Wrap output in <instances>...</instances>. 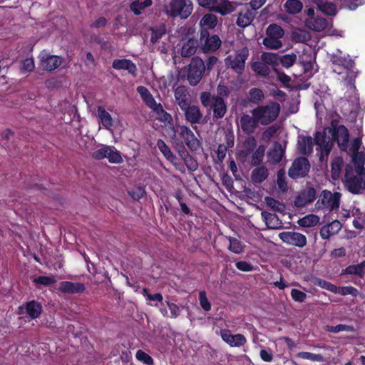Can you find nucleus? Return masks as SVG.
<instances>
[{
  "mask_svg": "<svg viewBox=\"0 0 365 365\" xmlns=\"http://www.w3.org/2000/svg\"><path fill=\"white\" fill-rule=\"evenodd\" d=\"M331 61L333 65V71L338 74L344 73V79L346 86L351 90L354 91L356 88L354 81L357 71H356L354 61L338 55H332Z\"/></svg>",
  "mask_w": 365,
  "mask_h": 365,
  "instance_id": "f257e3e1",
  "label": "nucleus"
},
{
  "mask_svg": "<svg viewBox=\"0 0 365 365\" xmlns=\"http://www.w3.org/2000/svg\"><path fill=\"white\" fill-rule=\"evenodd\" d=\"M344 184L353 194H359L361 190H365V167L356 166L354 169L346 167Z\"/></svg>",
  "mask_w": 365,
  "mask_h": 365,
  "instance_id": "f03ea898",
  "label": "nucleus"
},
{
  "mask_svg": "<svg viewBox=\"0 0 365 365\" xmlns=\"http://www.w3.org/2000/svg\"><path fill=\"white\" fill-rule=\"evenodd\" d=\"M281 106L276 101H269L266 104L259 105L250 113L255 115L262 125H268L273 123L278 117Z\"/></svg>",
  "mask_w": 365,
  "mask_h": 365,
  "instance_id": "7ed1b4c3",
  "label": "nucleus"
},
{
  "mask_svg": "<svg viewBox=\"0 0 365 365\" xmlns=\"http://www.w3.org/2000/svg\"><path fill=\"white\" fill-rule=\"evenodd\" d=\"M341 197V194L339 192H331L328 190H324L315 203V209L324 213L337 210L340 205Z\"/></svg>",
  "mask_w": 365,
  "mask_h": 365,
  "instance_id": "20e7f679",
  "label": "nucleus"
},
{
  "mask_svg": "<svg viewBox=\"0 0 365 365\" xmlns=\"http://www.w3.org/2000/svg\"><path fill=\"white\" fill-rule=\"evenodd\" d=\"M184 71L189 84L195 86L200 82L205 72V62L198 56L193 57Z\"/></svg>",
  "mask_w": 365,
  "mask_h": 365,
  "instance_id": "39448f33",
  "label": "nucleus"
},
{
  "mask_svg": "<svg viewBox=\"0 0 365 365\" xmlns=\"http://www.w3.org/2000/svg\"><path fill=\"white\" fill-rule=\"evenodd\" d=\"M192 4L190 0H170L165 5V13L172 17L187 18L192 13Z\"/></svg>",
  "mask_w": 365,
  "mask_h": 365,
  "instance_id": "423d86ee",
  "label": "nucleus"
},
{
  "mask_svg": "<svg viewBox=\"0 0 365 365\" xmlns=\"http://www.w3.org/2000/svg\"><path fill=\"white\" fill-rule=\"evenodd\" d=\"M267 36L263 39V45L269 49L277 50L282 46L281 38L284 35V29L276 24H272L266 29Z\"/></svg>",
  "mask_w": 365,
  "mask_h": 365,
  "instance_id": "0eeeda50",
  "label": "nucleus"
},
{
  "mask_svg": "<svg viewBox=\"0 0 365 365\" xmlns=\"http://www.w3.org/2000/svg\"><path fill=\"white\" fill-rule=\"evenodd\" d=\"M314 141L317 145V150L319 153V160H327L334 146V138L327 134L326 131H317L314 134Z\"/></svg>",
  "mask_w": 365,
  "mask_h": 365,
  "instance_id": "6e6552de",
  "label": "nucleus"
},
{
  "mask_svg": "<svg viewBox=\"0 0 365 365\" xmlns=\"http://www.w3.org/2000/svg\"><path fill=\"white\" fill-rule=\"evenodd\" d=\"M249 56V50L244 47L235 56L230 55L225 59L226 64L237 73H242L245 67V61Z\"/></svg>",
  "mask_w": 365,
  "mask_h": 365,
  "instance_id": "1a4fd4ad",
  "label": "nucleus"
},
{
  "mask_svg": "<svg viewBox=\"0 0 365 365\" xmlns=\"http://www.w3.org/2000/svg\"><path fill=\"white\" fill-rule=\"evenodd\" d=\"M221 40L217 35H210L208 31H201L200 37V49L203 53L214 52L217 51L220 45Z\"/></svg>",
  "mask_w": 365,
  "mask_h": 365,
  "instance_id": "9d476101",
  "label": "nucleus"
},
{
  "mask_svg": "<svg viewBox=\"0 0 365 365\" xmlns=\"http://www.w3.org/2000/svg\"><path fill=\"white\" fill-rule=\"evenodd\" d=\"M309 160L303 157L296 158L288 170V175L294 180L306 176L309 170Z\"/></svg>",
  "mask_w": 365,
  "mask_h": 365,
  "instance_id": "9b49d317",
  "label": "nucleus"
},
{
  "mask_svg": "<svg viewBox=\"0 0 365 365\" xmlns=\"http://www.w3.org/2000/svg\"><path fill=\"white\" fill-rule=\"evenodd\" d=\"M279 237L283 242L299 248H303L307 243V237L304 235L294 231L281 232L279 235Z\"/></svg>",
  "mask_w": 365,
  "mask_h": 365,
  "instance_id": "f8f14e48",
  "label": "nucleus"
},
{
  "mask_svg": "<svg viewBox=\"0 0 365 365\" xmlns=\"http://www.w3.org/2000/svg\"><path fill=\"white\" fill-rule=\"evenodd\" d=\"M92 157L96 160L108 158L111 163H120L122 162V158L118 151L108 145H102V147L92 153Z\"/></svg>",
  "mask_w": 365,
  "mask_h": 365,
  "instance_id": "ddd939ff",
  "label": "nucleus"
},
{
  "mask_svg": "<svg viewBox=\"0 0 365 365\" xmlns=\"http://www.w3.org/2000/svg\"><path fill=\"white\" fill-rule=\"evenodd\" d=\"M179 134L186 145L192 150H197L202 146V143L187 126H179Z\"/></svg>",
  "mask_w": 365,
  "mask_h": 365,
  "instance_id": "4468645a",
  "label": "nucleus"
},
{
  "mask_svg": "<svg viewBox=\"0 0 365 365\" xmlns=\"http://www.w3.org/2000/svg\"><path fill=\"white\" fill-rule=\"evenodd\" d=\"M333 127V133L331 135L334 138V140L337 141L338 145L341 150L346 151L348 148V143L349 135L347 128L344 125L335 127L334 122L331 123Z\"/></svg>",
  "mask_w": 365,
  "mask_h": 365,
  "instance_id": "2eb2a0df",
  "label": "nucleus"
},
{
  "mask_svg": "<svg viewBox=\"0 0 365 365\" xmlns=\"http://www.w3.org/2000/svg\"><path fill=\"white\" fill-rule=\"evenodd\" d=\"M260 125L257 118L252 114L244 113L240 119V127L243 133L247 135H252Z\"/></svg>",
  "mask_w": 365,
  "mask_h": 365,
  "instance_id": "dca6fc26",
  "label": "nucleus"
},
{
  "mask_svg": "<svg viewBox=\"0 0 365 365\" xmlns=\"http://www.w3.org/2000/svg\"><path fill=\"white\" fill-rule=\"evenodd\" d=\"M220 336L222 339L232 347H240L247 342L243 334H232L229 329H221Z\"/></svg>",
  "mask_w": 365,
  "mask_h": 365,
  "instance_id": "f3484780",
  "label": "nucleus"
},
{
  "mask_svg": "<svg viewBox=\"0 0 365 365\" xmlns=\"http://www.w3.org/2000/svg\"><path fill=\"white\" fill-rule=\"evenodd\" d=\"M62 63L61 57L56 55L42 53L40 56V66L46 71H52Z\"/></svg>",
  "mask_w": 365,
  "mask_h": 365,
  "instance_id": "a211bd4d",
  "label": "nucleus"
},
{
  "mask_svg": "<svg viewBox=\"0 0 365 365\" xmlns=\"http://www.w3.org/2000/svg\"><path fill=\"white\" fill-rule=\"evenodd\" d=\"M42 312V306L41 303L31 300L19 307L18 313L19 314H26L31 319L38 318Z\"/></svg>",
  "mask_w": 365,
  "mask_h": 365,
  "instance_id": "6ab92c4d",
  "label": "nucleus"
},
{
  "mask_svg": "<svg viewBox=\"0 0 365 365\" xmlns=\"http://www.w3.org/2000/svg\"><path fill=\"white\" fill-rule=\"evenodd\" d=\"M316 190L314 187H309L295 197L294 205L297 207H302L307 204L312 202L316 198Z\"/></svg>",
  "mask_w": 365,
  "mask_h": 365,
  "instance_id": "aec40b11",
  "label": "nucleus"
},
{
  "mask_svg": "<svg viewBox=\"0 0 365 365\" xmlns=\"http://www.w3.org/2000/svg\"><path fill=\"white\" fill-rule=\"evenodd\" d=\"M174 96L176 103L181 110H185L191 103V96L185 86H179L174 90Z\"/></svg>",
  "mask_w": 365,
  "mask_h": 365,
  "instance_id": "412c9836",
  "label": "nucleus"
},
{
  "mask_svg": "<svg viewBox=\"0 0 365 365\" xmlns=\"http://www.w3.org/2000/svg\"><path fill=\"white\" fill-rule=\"evenodd\" d=\"M58 289L63 293L73 294L83 293L86 287L83 283L63 281L59 283Z\"/></svg>",
  "mask_w": 365,
  "mask_h": 365,
  "instance_id": "4be33fe9",
  "label": "nucleus"
},
{
  "mask_svg": "<svg viewBox=\"0 0 365 365\" xmlns=\"http://www.w3.org/2000/svg\"><path fill=\"white\" fill-rule=\"evenodd\" d=\"M315 143L314 138L311 136L300 135L297 140V149L304 155H309L313 152V147Z\"/></svg>",
  "mask_w": 365,
  "mask_h": 365,
  "instance_id": "5701e85b",
  "label": "nucleus"
},
{
  "mask_svg": "<svg viewBox=\"0 0 365 365\" xmlns=\"http://www.w3.org/2000/svg\"><path fill=\"white\" fill-rule=\"evenodd\" d=\"M152 111L156 114L157 119L158 120L168 124L172 132V138L175 139L176 137V131L173 126L172 115L163 109V106L161 104H159Z\"/></svg>",
  "mask_w": 365,
  "mask_h": 365,
  "instance_id": "b1692460",
  "label": "nucleus"
},
{
  "mask_svg": "<svg viewBox=\"0 0 365 365\" xmlns=\"http://www.w3.org/2000/svg\"><path fill=\"white\" fill-rule=\"evenodd\" d=\"M185 113V120L192 125L200 123L202 118V113L197 106L188 105L185 110H182Z\"/></svg>",
  "mask_w": 365,
  "mask_h": 365,
  "instance_id": "393cba45",
  "label": "nucleus"
},
{
  "mask_svg": "<svg viewBox=\"0 0 365 365\" xmlns=\"http://www.w3.org/2000/svg\"><path fill=\"white\" fill-rule=\"evenodd\" d=\"M210 108L213 110L214 118H222L227 113V106L224 99L220 96H212Z\"/></svg>",
  "mask_w": 365,
  "mask_h": 365,
  "instance_id": "a878e982",
  "label": "nucleus"
},
{
  "mask_svg": "<svg viewBox=\"0 0 365 365\" xmlns=\"http://www.w3.org/2000/svg\"><path fill=\"white\" fill-rule=\"evenodd\" d=\"M341 227L339 220H333L331 223L323 226L320 229V236L324 240H328L331 236L337 234L341 230Z\"/></svg>",
  "mask_w": 365,
  "mask_h": 365,
  "instance_id": "bb28decb",
  "label": "nucleus"
},
{
  "mask_svg": "<svg viewBox=\"0 0 365 365\" xmlns=\"http://www.w3.org/2000/svg\"><path fill=\"white\" fill-rule=\"evenodd\" d=\"M305 26L309 29L322 31L328 27V21L325 18L321 16L307 18L305 20Z\"/></svg>",
  "mask_w": 365,
  "mask_h": 365,
  "instance_id": "cd10ccee",
  "label": "nucleus"
},
{
  "mask_svg": "<svg viewBox=\"0 0 365 365\" xmlns=\"http://www.w3.org/2000/svg\"><path fill=\"white\" fill-rule=\"evenodd\" d=\"M112 66L117 70H126L133 76L137 74L135 64L128 59H115L113 61Z\"/></svg>",
  "mask_w": 365,
  "mask_h": 365,
  "instance_id": "c85d7f7f",
  "label": "nucleus"
},
{
  "mask_svg": "<svg viewBox=\"0 0 365 365\" xmlns=\"http://www.w3.org/2000/svg\"><path fill=\"white\" fill-rule=\"evenodd\" d=\"M199 42L197 39L190 38L183 43L180 49V55L183 58H188L196 53Z\"/></svg>",
  "mask_w": 365,
  "mask_h": 365,
  "instance_id": "c756f323",
  "label": "nucleus"
},
{
  "mask_svg": "<svg viewBox=\"0 0 365 365\" xmlns=\"http://www.w3.org/2000/svg\"><path fill=\"white\" fill-rule=\"evenodd\" d=\"M284 154V150L279 142H275L267 153L269 161L273 164L279 163Z\"/></svg>",
  "mask_w": 365,
  "mask_h": 365,
  "instance_id": "7c9ffc66",
  "label": "nucleus"
},
{
  "mask_svg": "<svg viewBox=\"0 0 365 365\" xmlns=\"http://www.w3.org/2000/svg\"><path fill=\"white\" fill-rule=\"evenodd\" d=\"M261 215L268 228L279 229L282 227L283 223L277 215L264 211Z\"/></svg>",
  "mask_w": 365,
  "mask_h": 365,
  "instance_id": "2f4dec72",
  "label": "nucleus"
},
{
  "mask_svg": "<svg viewBox=\"0 0 365 365\" xmlns=\"http://www.w3.org/2000/svg\"><path fill=\"white\" fill-rule=\"evenodd\" d=\"M235 9V6L229 0H218L213 11L219 13L222 16H226L233 12Z\"/></svg>",
  "mask_w": 365,
  "mask_h": 365,
  "instance_id": "473e14b6",
  "label": "nucleus"
},
{
  "mask_svg": "<svg viewBox=\"0 0 365 365\" xmlns=\"http://www.w3.org/2000/svg\"><path fill=\"white\" fill-rule=\"evenodd\" d=\"M217 23V16L212 14H207L203 16L200 21L201 31H208L215 28Z\"/></svg>",
  "mask_w": 365,
  "mask_h": 365,
  "instance_id": "72a5a7b5",
  "label": "nucleus"
},
{
  "mask_svg": "<svg viewBox=\"0 0 365 365\" xmlns=\"http://www.w3.org/2000/svg\"><path fill=\"white\" fill-rule=\"evenodd\" d=\"M284 8L287 13L294 15L301 12L303 4L300 0H287Z\"/></svg>",
  "mask_w": 365,
  "mask_h": 365,
  "instance_id": "f704fd0d",
  "label": "nucleus"
},
{
  "mask_svg": "<svg viewBox=\"0 0 365 365\" xmlns=\"http://www.w3.org/2000/svg\"><path fill=\"white\" fill-rule=\"evenodd\" d=\"M268 170L264 166H260L254 169L251 174V178L255 183H261L267 179Z\"/></svg>",
  "mask_w": 365,
  "mask_h": 365,
  "instance_id": "c9c22d12",
  "label": "nucleus"
},
{
  "mask_svg": "<svg viewBox=\"0 0 365 365\" xmlns=\"http://www.w3.org/2000/svg\"><path fill=\"white\" fill-rule=\"evenodd\" d=\"M98 115L101 124L106 129H110L113 125V118L110 114L107 112L103 107H98Z\"/></svg>",
  "mask_w": 365,
  "mask_h": 365,
  "instance_id": "e433bc0d",
  "label": "nucleus"
},
{
  "mask_svg": "<svg viewBox=\"0 0 365 365\" xmlns=\"http://www.w3.org/2000/svg\"><path fill=\"white\" fill-rule=\"evenodd\" d=\"M344 166V160L341 157L333 159L331 165V175L334 180L339 179L341 169Z\"/></svg>",
  "mask_w": 365,
  "mask_h": 365,
  "instance_id": "4c0bfd02",
  "label": "nucleus"
},
{
  "mask_svg": "<svg viewBox=\"0 0 365 365\" xmlns=\"http://www.w3.org/2000/svg\"><path fill=\"white\" fill-rule=\"evenodd\" d=\"M264 99V92L258 88H252L248 92V101L249 102L259 104L262 102Z\"/></svg>",
  "mask_w": 365,
  "mask_h": 365,
  "instance_id": "58836bf2",
  "label": "nucleus"
},
{
  "mask_svg": "<svg viewBox=\"0 0 365 365\" xmlns=\"http://www.w3.org/2000/svg\"><path fill=\"white\" fill-rule=\"evenodd\" d=\"M319 217L314 214L307 215L298 220V225L303 227H311L317 225Z\"/></svg>",
  "mask_w": 365,
  "mask_h": 365,
  "instance_id": "ea45409f",
  "label": "nucleus"
},
{
  "mask_svg": "<svg viewBox=\"0 0 365 365\" xmlns=\"http://www.w3.org/2000/svg\"><path fill=\"white\" fill-rule=\"evenodd\" d=\"M365 273V261L356 264L350 265L342 270L341 274H356L361 277Z\"/></svg>",
  "mask_w": 365,
  "mask_h": 365,
  "instance_id": "a19ab883",
  "label": "nucleus"
},
{
  "mask_svg": "<svg viewBox=\"0 0 365 365\" xmlns=\"http://www.w3.org/2000/svg\"><path fill=\"white\" fill-rule=\"evenodd\" d=\"M152 3V0H145L144 1L136 0L131 3L130 8L135 15H140L142 13V11L145 8L150 6Z\"/></svg>",
  "mask_w": 365,
  "mask_h": 365,
  "instance_id": "79ce46f5",
  "label": "nucleus"
},
{
  "mask_svg": "<svg viewBox=\"0 0 365 365\" xmlns=\"http://www.w3.org/2000/svg\"><path fill=\"white\" fill-rule=\"evenodd\" d=\"M253 16L250 11L245 13H240L238 14L236 24L238 26L245 28L252 24Z\"/></svg>",
  "mask_w": 365,
  "mask_h": 365,
  "instance_id": "37998d69",
  "label": "nucleus"
},
{
  "mask_svg": "<svg viewBox=\"0 0 365 365\" xmlns=\"http://www.w3.org/2000/svg\"><path fill=\"white\" fill-rule=\"evenodd\" d=\"M261 60L267 66H274L278 65L279 56L274 53L266 52L261 55Z\"/></svg>",
  "mask_w": 365,
  "mask_h": 365,
  "instance_id": "c03bdc74",
  "label": "nucleus"
},
{
  "mask_svg": "<svg viewBox=\"0 0 365 365\" xmlns=\"http://www.w3.org/2000/svg\"><path fill=\"white\" fill-rule=\"evenodd\" d=\"M252 69L262 76H267L269 74L270 69L269 66L265 64L263 61H257L252 64Z\"/></svg>",
  "mask_w": 365,
  "mask_h": 365,
  "instance_id": "a18cd8bd",
  "label": "nucleus"
},
{
  "mask_svg": "<svg viewBox=\"0 0 365 365\" xmlns=\"http://www.w3.org/2000/svg\"><path fill=\"white\" fill-rule=\"evenodd\" d=\"M292 38L296 42L304 43L310 40L311 37L307 31L298 29L292 32Z\"/></svg>",
  "mask_w": 365,
  "mask_h": 365,
  "instance_id": "49530a36",
  "label": "nucleus"
},
{
  "mask_svg": "<svg viewBox=\"0 0 365 365\" xmlns=\"http://www.w3.org/2000/svg\"><path fill=\"white\" fill-rule=\"evenodd\" d=\"M264 200L267 205L273 210L277 211L279 212H283L284 211V205L280 202L279 201L275 200L274 198L271 197H266Z\"/></svg>",
  "mask_w": 365,
  "mask_h": 365,
  "instance_id": "de8ad7c7",
  "label": "nucleus"
},
{
  "mask_svg": "<svg viewBox=\"0 0 365 365\" xmlns=\"http://www.w3.org/2000/svg\"><path fill=\"white\" fill-rule=\"evenodd\" d=\"M297 59V55L294 53L290 54H286L282 56H279V63L282 64V66L284 68H290L292 66Z\"/></svg>",
  "mask_w": 365,
  "mask_h": 365,
  "instance_id": "09e8293b",
  "label": "nucleus"
},
{
  "mask_svg": "<svg viewBox=\"0 0 365 365\" xmlns=\"http://www.w3.org/2000/svg\"><path fill=\"white\" fill-rule=\"evenodd\" d=\"M277 183L279 189L282 192H286L288 190L287 178L285 176V171L284 169H280L277 172Z\"/></svg>",
  "mask_w": 365,
  "mask_h": 365,
  "instance_id": "8fccbe9b",
  "label": "nucleus"
},
{
  "mask_svg": "<svg viewBox=\"0 0 365 365\" xmlns=\"http://www.w3.org/2000/svg\"><path fill=\"white\" fill-rule=\"evenodd\" d=\"M296 356L303 359L310 360L312 361L322 362L324 361V357L321 354H313L310 352L302 351L296 354Z\"/></svg>",
  "mask_w": 365,
  "mask_h": 365,
  "instance_id": "3c124183",
  "label": "nucleus"
},
{
  "mask_svg": "<svg viewBox=\"0 0 365 365\" xmlns=\"http://www.w3.org/2000/svg\"><path fill=\"white\" fill-rule=\"evenodd\" d=\"M327 330L332 333H338L340 331L354 332V327L351 325L338 324L336 326H328Z\"/></svg>",
  "mask_w": 365,
  "mask_h": 365,
  "instance_id": "603ef678",
  "label": "nucleus"
},
{
  "mask_svg": "<svg viewBox=\"0 0 365 365\" xmlns=\"http://www.w3.org/2000/svg\"><path fill=\"white\" fill-rule=\"evenodd\" d=\"M157 145L159 150L168 160H171L175 158V155L173 154L169 147L163 140H158L157 142Z\"/></svg>",
  "mask_w": 365,
  "mask_h": 365,
  "instance_id": "864d4df0",
  "label": "nucleus"
},
{
  "mask_svg": "<svg viewBox=\"0 0 365 365\" xmlns=\"http://www.w3.org/2000/svg\"><path fill=\"white\" fill-rule=\"evenodd\" d=\"M264 155V148L262 146H259L252 154L251 158V164L253 165H257L262 161Z\"/></svg>",
  "mask_w": 365,
  "mask_h": 365,
  "instance_id": "5fc2aeb1",
  "label": "nucleus"
},
{
  "mask_svg": "<svg viewBox=\"0 0 365 365\" xmlns=\"http://www.w3.org/2000/svg\"><path fill=\"white\" fill-rule=\"evenodd\" d=\"M229 250L233 253L240 254L243 251V247L241 242L236 238L230 237Z\"/></svg>",
  "mask_w": 365,
  "mask_h": 365,
  "instance_id": "6e6d98bb",
  "label": "nucleus"
},
{
  "mask_svg": "<svg viewBox=\"0 0 365 365\" xmlns=\"http://www.w3.org/2000/svg\"><path fill=\"white\" fill-rule=\"evenodd\" d=\"M315 284L333 293H336L337 292V287L336 285L322 279H317Z\"/></svg>",
  "mask_w": 365,
  "mask_h": 365,
  "instance_id": "4d7b16f0",
  "label": "nucleus"
},
{
  "mask_svg": "<svg viewBox=\"0 0 365 365\" xmlns=\"http://www.w3.org/2000/svg\"><path fill=\"white\" fill-rule=\"evenodd\" d=\"M324 14L329 16H334L336 14V6L327 1L323 4V6L319 9Z\"/></svg>",
  "mask_w": 365,
  "mask_h": 365,
  "instance_id": "13d9d810",
  "label": "nucleus"
},
{
  "mask_svg": "<svg viewBox=\"0 0 365 365\" xmlns=\"http://www.w3.org/2000/svg\"><path fill=\"white\" fill-rule=\"evenodd\" d=\"M151 31L152 34L150 41L153 43L158 42V41L162 38V36L165 34V29L163 26L155 29H152Z\"/></svg>",
  "mask_w": 365,
  "mask_h": 365,
  "instance_id": "bf43d9fd",
  "label": "nucleus"
},
{
  "mask_svg": "<svg viewBox=\"0 0 365 365\" xmlns=\"http://www.w3.org/2000/svg\"><path fill=\"white\" fill-rule=\"evenodd\" d=\"M36 284L49 286L56 282V279L53 276H40L34 281Z\"/></svg>",
  "mask_w": 365,
  "mask_h": 365,
  "instance_id": "052dcab7",
  "label": "nucleus"
},
{
  "mask_svg": "<svg viewBox=\"0 0 365 365\" xmlns=\"http://www.w3.org/2000/svg\"><path fill=\"white\" fill-rule=\"evenodd\" d=\"M336 293L345 296V295H352L356 297L358 294V290L351 286L337 287Z\"/></svg>",
  "mask_w": 365,
  "mask_h": 365,
  "instance_id": "680f3d73",
  "label": "nucleus"
},
{
  "mask_svg": "<svg viewBox=\"0 0 365 365\" xmlns=\"http://www.w3.org/2000/svg\"><path fill=\"white\" fill-rule=\"evenodd\" d=\"M199 301L201 307L206 312L210 311L211 309V304L208 301L206 292L205 291H200L199 293Z\"/></svg>",
  "mask_w": 365,
  "mask_h": 365,
  "instance_id": "e2e57ef3",
  "label": "nucleus"
},
{
  "mask_svg": "<svg viewBox=\"0 0 365 365\" xmlns=\"http://www.w3.org/2000/svg\"><path fill=\"white\" fill-rule=\"evenodd\" d=\"M136 358L138 360L143 362L147 365L153 364V359L151 358V356L142 350H138L136 352Z\"/></svg>",
  "mask_w": 365,
  "mask_h": 365,
  "instance_id": "0e129e2a",
  "label": "nucleus"
},
{
  "mask_svg": "<svg viewBox=\"0 0 365 365\" xmlns=\"http://www.w3.org/2000/svg\"><path fill=\"white\" fill-rule=\"evenodd\" d=\"M224 141L225 146L228 148H231L235 144V135L232 131L226 130L224 133Z\"/></svg>",
  "mask_w": 365,
  "mask_h": 365,
  "instance_id": "69168bd1",
  "label": "nucleus"
},
{
  "mask_svg": "<svg viewBox=\"0 0 365 365\" xmlns=\"http://www.w3.org/2000/svg\"><path fill=\"white\" fill-rule=\"evenodd\" d=\"M291 297L295 302H303L307 298V294L297 289H292Z\"/></svg>",
  "mask_w": 365,
  "mask_h": 365,
  "instance_id": "338daca9",
  "label": "nucleus"
},
{
  "mask_svg": "<svg viewBox=\"0 0 365 365\" xmlns=\"http://www.w3.org/2000/svg\"><path fill=\"white\" fill-rule=\"evenodd\" d=\"M278 127L276 125H272L268 127L262 135V138L264 140H269L273 135L277 133Z\"/></svg>",
  "mask_w": 365,
  "mask_h": 365,
  "instance_id": "774afa93",
  "label": "nucleus"
}]
</instances>
